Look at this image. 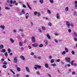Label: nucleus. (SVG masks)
<instances>
[{
    "instance_id": "obj_1",
    "label": "nucleus",
    "mask_w": 77,
    "mask_h": 77,
    "mask_svg": "<svg viewBox=\"0 0 77 77\" xmlns=\"http://www.w3.org/2000/svg\"><path fill=\"white\" fill-rule=\"evenodd\" d=\"M37 68H41V66H39L38 65H35L34 67V68H35L36 70H37V69H38Z\"/></svg>"
},
{
    "instance_id": "obj_2",
    "label": "nucleus",
    "mask_w": 77,
    "mask_h": 77,
    "mask_svg": "<svg viewBox=\"0 0 77 77\" xmlns=\"http://www.w3.org/2000/svg\"><path fill=\"white\" fill-rule=\"evenodd\" d=\"M18 62V57H16L14 58V62L15 63H17Z\"/></svg>"
},
{
    "instance_id": "obj_3",
    "label": "nucleus",
    "mask_w": 77,
    "mask_h": 77,
    "mask_svg": "<svg viewBox=\"0 0 77 77\" xmlns=\"http://www.w3.org/2000/svg\"><path fill=\"white\" fill-rule=\"evenodd\" d=\"M66 25L67 26V27L69 28V29L70 28V23L68 21H66Z\"/></svg>"
},
{
    "instance_id": "obj_4",
    "label": "nucleus",
    "mask_w": 77,
    "mask_h": 77,
    "mask_svg": "<svg viewBox=\"0 0 77 77\" xmlns=\"http://www.w3.org/2000/svg\"><path fill=\"white\" fill-rule=\"evenodd\" d=\"M65 59L66 60V62L68 63L70 62L71 58L70 57H66L65 58Z\"/></svg>"
},
{
    "instance_id": "obj_5",
    "label": "nucleus",
    "mask_w": 77,
    "mask_h": 77,
    "mask_svg": "<svg viewBox=\"0 0 77 77\" xmlns=\"http://www.w3.org/2000/svg\"><path fill=\"white\" fill-rule=\"evenodd\" d=\"M31 40L33 42H35L36 40H35V37L34 36H32L31 38Z\"/></svg>"
},
{
    "instance_id": "obj_6",
    "label": "nucleus",
    "mask_w": 77,
    "mask_h": 77,
    "mask_svg": "<svg viewBox=\"0 0 77 77\" xmlns=\"http://www.w3.org/2000/svg\"><path fill=\"white\" fill-rule=\"evenodd\" d=\"M44 42L45 43V47L47 45H48V41L46 39L44 40Z\"/></svg>"
},
{
    "instance_id": "obj_7",
    "label": "nucleus",
    "mask_w": 77,
    "mask_h": 77,
    "mask_svg": "<svg viewBox=\"0 0 77 77\" xmlns=\"http://www.w3.org/2000/svg\"><path fill=\"white\" fill-rule=\"evenodd\" d=\"M9 39L11 43H14V42H15V41L13 38H11Z\"/></svg>"
},
{
    "instance_id": "obj_8",
    "label": "nucleus",
    "mask_w": 77,
    "mask_h": 77,
    "mask_svg": "<svg viewBox=\"0 0 77 77\" xmlns=\"http://www.w3.org/2000/svg\"><path fill=\"white\" fill-rule=\"evenodd\" d=\"M25 68L27 72H30V69H29V67H26Z\"/></svg>"
},
{
    "instance_id": "obj_9",
    "label": "nucleus",
    "mask_w": 77,
    "mask_h": 77,
    "mask_svg": "<svg viewBox=\"0 0 77 77\" xmlns=\"http://www.w3.org/2000/svg\"><path fill=\"white\" fill-rule=\"evenodd\" d=\"M20 58H21V59L23 60H25V57H24V56L21 55L20 56Z\"/></svg>"
},
{
    "instance_id": "obj_10",
    "label": "nucleus",
    "mask_w": 77,
    "mask_h": 77,
    "mask_svg": "<svg viewBox=\"0 0 77 77\" xmlns=\"http://www.w3.org/2000/svg\"><path fill=\"white\" fill-rule=\"evenodd\" d=\"M46 36H47V38L48 39H51V38L50 37V34H49L48 33L46 35Z\"/></svg>"
},
{
    "instance_id": "obj_11",
    "label": "nucleus",
    "mask_w": 77,
    "mask_h": 77,
    "mask_svg": "<svg viewBox=\"0 0 77 77\" xmlns=\"http://www.w3.org/2000/svg\"><path fill=\"white\" fill-rule=\"evenodd\" d=\"M10 3L11 4H12V3L14 4L16 3V1L14 0L13 2L12 1V0H11L10 1Z\"/></svg>"
},
{
    "instance_id": "obj_12",
    "label": "nucleus",
    "mask_w": 77,
    "mask_h": 77,
    "mask_svg": "<svg viewBox=\"0 0 77 77\" xmlns=\"http://www.w3.org/2000/svg\"><path fill=\"white\" fill-rule=\"evenodd\" d=\"M49 66V65L48 63H45V66L46 68H49V67H48Z\"/></svg>"
},
{
    "instance_id": "obj_13",
    "label": "nucleus",
    "mask_w": 77,
    "mask_h": 77,
    "mask_svg": "<svg viewBox=\"0 0 77 77\" xmlns=\"http://www.w3.org/2000/svg\"><path fill=\"white\" fill-rule=\"evenodd\" d=\"M56 17L57 18V19H59V18H60V15H59V14L57 13V14Z\"/></svg>"
},
{
    "instance_id": "obj_14",
    "label": "nucleus",
    "mask_w": 77,
    "mask_h": 77,
    "mask_svg": "<svg viewBox=\"0 0 77 77\" xmlns=\"http://www.w3.org/2000/svg\"><path fill=\"white\" fill-rule=\"evenodd\" d=\"M1 51L2 52V53H5L6 52V49H2L1 50Z\"/></svg>"
},
{
    "instance_id": "obj_15",
    "label": "nucleus",
    "mask_w": 77,
    "mask_h": 77,
    "mask_svg": "<svg viewBox=\"0 0 77 77\" xmlns=\"http://www.w3.org/2000/svg\"><path fill=\"white\" fill-rule=\"evenodd\" d=\"M38 44L37 43H35V44H33L32 45V46L33 47H36L38 46Z\"/></svg>"
},
{
    "instance_id": "obj_16",
    "label": "nucleus",
    "mask_w": 77,
    "mask_h": 77,
    "mask_svg": "<svg viewBox=\"0 0 77 77\" xmlns=\"http://www.w3.org/2000/svg\"><path fill=\"white\" fill-rule=\"evenodd\" d=\"M28 17H29V13H27L26 15V19H27Z\"/></svg>"
},
{
    "instance_id": "obj_17",
    "label": "nucleus",
    "mask_w": 77,
    "mask_h": 77,
    "mask_svg": "<svg viewBox=\"0 0 77 77\" xmlns=\"http://www.w3.org/2000/svg\"><path fill=\"white\" fill-rule=\"evenodd\" d=\"M0 28L1 29H5V26H2V25H1L0 26Z\"/></svg>"
},
{
    "instance_id": "obj_18",
    "label": "nucleus",
    "mask_w": 77,
    "mask_h": 77,
    "mask_svg": "<svg viewBox=\"0 0 77 77\" xmlns=\"http://www.w3.org/2000/svg\"><path fill=\"white\" fill-rule=\"evenodd\" d=\"M27 5L29 8L30 10H32V8L30 7V6L29 5V4L28 3V2L27 3Z\"/></svg>"
},
{
    "instance_id": "obj_19",
    "label": "nucleus",
    "mask_w": 77,
    "mask_h": 77,
    "mask_svg": "<svg viewBox=\"0 0 77 77\" xmlns=\"http://www.w3.org/2000/svg\"><path fill=\"white\" fill-rule=\"evenodd\" d=\"M5 55L6 57H7L8 56V52H5Z\"/></svg>"
},
{
    "instance_id": "obj_20",
    "label": "nucleus",
    "mask_w": 77,
    "mask_h": 77,
    "mask_svg": "<svg viewBox=\"0 0 77 77\" xmlns=\"http://www.w3.org/2000/svg\"><path fill=\"white\" fill-rule=\"evenodd\" d=\"M73 35L75 36H77V33L76 32H74L73 33Z\"/></svg>"
},
{
    "instance_id": "obj_21",
    "label": "nucleus",
    "mask_w": 77,
    "mask_h": 77,
    "mask_svg": "<svg viewBox=\"0 0 77 77\" xmlns=\"http://www.w3.org/2000/svg\"><path fill=\"white\" fill-rule=\"evenodd\" d=\"M4 48V46H3V45H1L0 46V49H2V48Z\"/></svg>"
},
{
    "instance_id": "obj_22",
    "label": "nucleus",
    "mask_w": 77,
    "mask_h": 77,
    "mask_svg": "<svg viewBox=\"0 0 77 77\" xmlns=\"http://www.w3.org/2000/svg\"><path fill=\"white\" fill-rule=\"evenodd\" d=\"M19 45L20 46H21V47L23 46V43L21 42H20L19 43Z\"/></svg>"
},
{
    "instance_id": "obj_23",
    "label": "nucleus",
    "mask_w": 77,
    "mask_h": 77,
    "mask_svg": "<svg viewBox=\"0 0 77 77\" xmlns=\"http://www.w3.org/2000/svg\"><path fill=\"white\" fill-rule=\"evenodd\" d=\"M17 71H18V72H20V71H21V69H20V68L18 67L16 69Z\"/></svg>"
},
{
    "instance_id": "obj_24",
    "label": "nucleus",
    "mask_w": 77,
    "mask_h": 77,
    "mask_svg": "<svg viewBox=\"0 0 77 77\" xmlns=\"http://www.w3.org/2000/svg\"><path fill=\"white\" fill-rule=\"evenodd\" d=\"M10 71L12 73H13L14 74H15V72L13 71V70H12V69H10Z\"/></svg>"
},
{
    "instance_id": "obj_25",
    "label": "nucleus",
    "mask_w": 77,
    "mask_h": 77,
    "mask_svg": "<svg viewBox=\"0 0 77 77\" xmlns=\"http://www.w3.org/2000/svg\"><path fill=\"white\" fill-rule=\"evenodd\" d=\"M42 29L43 30H45V27L44 26H42Z\"/></svg>"
},
{
    "instance_id": "obj_26",
    "label": "nucleus",
    "mask_w": 77,
    "mask_h": 77,
    "mask_svg": "<svg viewBox=\"0 0 77 77\" xmlns=\"http://www.w3.org/2000/svg\"><path fill=\"white\" fill-rule=\"evenodd\" d=\"M65 50L66 51V52L67 53H68V48H65Z\"/></svg>"
},
{
    "instance_id": "obj_27",
    "label": "nucleus",
    "mask_w": 77,
    "mask_h": 77,
    "mask_svg": "<svg viewBox=\"0 0 77 77\" xmlns=\"http://www.w3.org/2000/svg\"><path fill=\"white\" fill-rule=\"evenodd\" d=\"M8 53H11V50L9 48H8Z\"/></svg>"
},
{
    "instance_id": "obj_28",
    "label": "nucleus",
    "mask_w": 77,
    "mask_h": 77,
    "mask_svg": "<svg viewBox=\"0 0 77 77\" xmlns=\"http://www.w3.org/2000/svg\"><path fill=\"white\" fill-rule=\"evenodd\" d=\"M70 26H71L72 27H74V25L72 23H71L70 24Z\"/></svg>"
},
{
    "instance_id": "obj_29",
    "label": "nucleus",
    "mask_w": 77,
    "mask_h": 77,
    "mask_svg": "<svg viewBox=\"0 0 77 77\" xmlns=\"http://www.w3.org/2000/svg\"><path fill=\"white\" fill-rule=\"evenodd\" d=\"M75 62V60H72V62H71L72 65V66L74 65V63L73 62Z\"/></svg>"
},
{
    "instance_id": "obj_30",
    "label": "nucleus",
    "mask_w": 77,
    "mask_h": 77,
    "mask_svg": "<svg viewBox=\"0 0 77 77\" xmlns=\"http://www.w3.org/2000/svg\"><path fill=\"white\" fill-rule=\"evenodd\" d=\"M49 0V2L51 3H54V1H53V0Z\"/></svg>"
},
{
    "instance_id": "obj_31",
    "label": "nucleus",
    "mask_w": 77,
    "mask_h": 77,
    "mask_svg": "<svg viewBox=\"0 0 77 77\" xmlns=\"http://www.w3.org/2000/svg\"><path fill=\"white\" fill-rule=\"evenodd\" d=\"M66 11L67 12V11H68V10H69V9L68 8V7H67L65 8Z\"/></svg>"
},
{
    "instance_id": "obj_32",
    "label": "nucleus",
    "mask_w": 77,
    "mask_h": 77,
    "mask_svg": "<svg viewBox=\"0 0 77 77\" xmlns=\"http://www.w3.org/2000/svg\"><path fill=\"white\" fill-rule=\"evenodd\" d=\"M5 9L7 10H9V9H10V8H8V7H5Z\"/></svg>"
},
{
    "instance_id": "obj_33",
    "label": "nucleus",
    "mask_w": 77,
    "mask_h": 77,
    "mask_svg": "<svg viewBox=\"0 0 77 77\" xmlns=\"http://www.w3.org/2000/svg\"><path fill=\"white\" fill-rule=\"evenodd\" d=\"M47 12L48 14H51V11H50V10H48Z\"/></svg>"
},
{
    "instance_id": "obj_34",
    "label": "nucleus",
    "mask_w": 77,
    "mask_h": 77,
    "mask_svg": "<svg viewBox=\"0 0 77 77\" xmlns=\"http://www.w3.org/2000/svg\"><path fill=\"white\" fill-rule=\"evenodd\" d=\"M34 14L35 15H36L38 14V12L37 11H35L34 12Z\"/></svg>"
},
{
    "instance_id": "obj_35",
    "label": "nucleus",
    "mask_w": 77,
    "mask_h": 77,
    "mask_svg": "<svg viewBox=\"0 0 77 77\" xmlns=\"http://www.w3.org/2000/svg\"><path fill=\"white\" fill-rule=\"evenodd\" d=\"M51 66H56V64L55 63H54L51 64Z\"/></svg>"
},
{
    "instance_id": "obj_36",
    "label": "nucleus",
    "mask_w": 77,
    "mask_h": 77,
    "mask_svg": "<svg viewBox=\"0 0 77 77\" xmlns=\"http://www.w3.org/2000/svg\"><path fill=\"white\" fill-rule=\"evenodd\" d=\"M74 40L75 42H77V38H75V37H74Z\"/></svg>"
},
{
    "instance_id": "obj_37",
    "label": "nucleus",
    "mask_w": 77,
    "mask_h": 77,
    "mask_svg": "<svg viewBox=\"0 0 77 77\" xmlns=\"http://www.w3.org/2000/svg\"><path fill=\"white\" fill-rule=\"evenodd\" d=\"M65 54H66V52L65 51H64L62 52V54H63V55Z\"/></svg>"
},
{
    "instance_id": "obj_38",
    "label": "nucleus",
    "mask_w": 77,
    "mask_h": 77,
    "mask_svg": "<svg viewBox=\"0 0 77 77\" xmlns=\"http://www.w3.org/2000/svg\"><path fill=\"white\" fill-rule=\"evenodd\" d=\"M22 14H25V11H24V10H23L22 11Z\"/></svg>"
},
{
    "instance_id": "obj_39",
    "label": "nucleus",
    "mask_w": 77,
    "mask_h": 77,
    "mask_svg": "<svg viewBox=\"0 0 77 77\" xmlns=\"http://www.w3.org/2000/svg\"><path fill=\"white\" fill-rule=\"evenodd\" d=\"M39 2L42 4L43 3V0H39Z\"/></svg>"
},
{
    "instance_id": "obj_40",
    "label": "nucleus",
    "mask_w": 77,
    "mask_h": 77,
    "mask_svg": "<svg viewBox=\"0 0 77 77\" xmlns=\"http://www.w3.org/2000/svg\"><path fill=\"white\" fill-rule=\"evenodd\" d=\"M54 62V60L53 59H52L51 61V63H53Z\"/></svg>"
},
{
    "instance_id": "obj_41",
    "label": "nucleus",
    "mask_w": 77,
    "mask_h": 77,
    "mask_svg": "<svg viewBox=\"0 0 77 77\" xmlns=\"http://www.w3.org/2000/svg\"><path fill=\"white\" fill-rule=\"evenodd\" d=\"M30 23L31 24V25L32 26H33V23L32 22H30Z\"/></svg>"
},
{
    "instance_id": "obj_42",
    "label": "nucleus",
    "mask_w": 77,
    "mask_h": 77,
    "mask_svg": "<svg viewBox=\"0 0 77 77\" xmlns=\"http://www.w3.org/2000/svg\"><path fill=\"white\" fill-rule=\"evenodd\" d=\"M72 54H75V52L73 51H72Z\"/></svg>"
},
{
    "instance_id": "obj_43",
    "label": "nucleus",
    "mask_w": 77,
    "mask_h": 77,
    "mask_svg": "<svg viewBox=\"0 0 77 77\" xmlns=\"http://www.w3.org/2000/svg\"><path fill=\"white\" fill-rule=\"evenodd\" d=\"M43 47V44H41L39 45V47Z\"/></svg>"
},
{
    "instance_id": "obj_44",
    "label": "nucleus",
    "mask_w": 77,
    "mask_h": 77,
    "mask_svg": "<svg viewBox=\"0 0 77 77\" xmlns=\"http://www.w3.org/2000/svg\"><path fill=\"white\" fill-rule=\"evenodd\" d=\"M19 31H20V32H23V29H19L18 30Z\"/></svg>"
},
{
    "instance_id": "obj_45",
    "label": "nucleus",
    "mask_w": 77,
    "mask_h": 77,
    "mask_svg": "<svg viewBox=\"0 0 77 77\" xmlns=\"http://www.w3.org/2000/svg\"><path fill=\"white\" fill-rule=\"evenodd\" d=\"M37 14L38 15V17H40V15H41V13L40 12H38Z\"/></svg>"
},
{
    "instance_id": "obj_46",
    "label": "nucleus",
    "mask_w": 77,
    "mask_h": 77,
    "mask_svg": "<svg viewBox=\"0 0 77 77\" xmlns=\"http://www.w3.org/2000/svg\"><path fill=\"white\" fill-rule=\"evenodd\" d=\"M17 75V77H20V74H17L16 75Z\"/></svg>"
},
{
    "instance_id": "obj_47",
    "label": "nucleus",
    "mask_w": 77,
    "mask_h": 77,
    "mask_svg": "<svg viewBox=\"0 0 77 77\" xmlns=\"http://www.w3.org/2000/svg\"><path fill=\"white\" fill-rule=\"evenodd\" d=\"M3 64V65H7V62L5 61H4Z\"/></svg>"
},
{
    "instance_id": "obj_48",
    "label": "nucleus",
    "mask_w": 77,
    "mask_h": 77,
    "mask_svg": "<svg viewBox=\"0 0 77 77\" xmlns=\"http://www.w3.org/2000/svg\"><path fill=\"white\" fill-rule=\"evenodd\" d=\"M48 25L49 26H52V24H51V23H49L48 24Z\"/></svg>"
},
{
    "instance_id": "obj_49",
    "label": "nucleus",
    "mask_w": 77,
    "mask_h": 77,
    "mask_svg": "<svg viewBox=\"0 0 77 77\" xmlns=\"http://www.w3.org/2000/svg\"><path fill=\"white\" fill-rule=\"evenodd\" d=\"M21 36H22L23 37H24V36H25V35L24 34L22 33L21 34Z\"/></svg>"
},
{
    "instance_id": "obj_50",
    "label": "nucleus",
    "mask_w": 77,
    "mask_h": 77,
    "mask_svg": "<svg viewBox=\"0 0 77 77\" xmlns=\"http://www.w3.org/2000/svg\"><path fill=\"white\" fill-rule=\"evenodd\" d=\"M34 53L33 52H31L30 53V54L32 56H33V55H34Z\"/></svg>"
},
{
    "instance_id": "obj_51",
    "label": "nucleus",
    "mask_w": 77,
    "mask_h": 77,
    "mask_svg": "<svg viewBox=\"0 0 77 77\" xmlns=\"http://www.w3.org/2000/svg\"><path fill=\"white\" fill-rule=\"evenodd\" d=\"M3 67L4 68H6V65H4L3 66Z\"/></svg>"
},
{
    "instance_id": "obj_52",
    "label": "nucleus",
    "mask_w": 77,
    "mask_h": 77,
    "mask_svg": "<svg viewBox=\"0 0 77 77\" xmlns=\"http://www.w3.org/2000/svg\"><path fill=\"white\" fill-rule=\"evenodd\" d=\"M68 31L69 33H71V30L70 29H69Z\"/></svg>"
},
{
    "instance_id": "obj_53",
    "label": "nucleus",
    "mask_w": 77,
    "mask_h": 77,
    "mask_svg": "<svg viewBox=\"0 0 77 77\" xmlns=\"http://www.w3.org/2000/svg\"><path fill=\"white\" fill-rule=\"evenodd\" d=\"M38 31L39 32H40V33H42V31H41V29H38Z\"/></svg>"
},
{
    "instance_id": "obj_54",
    "label": "nucleus",
    "mask_w": 77,
    "mask_h": 77,
    "mask_svg": "<svg viewBox=\"0 0 77 77\" xmlns=\"http://www.w3.org/2000/svg\"><path fill=\"white\" fill-rule=\"evenodd\" d=\"M75 74V71H73L72 72V75H74V74Z\"/></svg>"
},
{
    "instance_id": "obj_55",
    "label": "nucleus",
    "mask_w": 77,
    "mask_h": 77,
    "mask_svg": "<svg viewBox=\"0 0 77 77\" xmlns=\"http://www.w3.org/2000/svg\"><path fill=\"white\" fill-rule=\"evenodd\" d=\"M23 7L24 8H26V6L24 4L23 5Z\"/></svg>"
},
{
    "instance_id": "obj_56",
    "label": "nucleus",
    "mask_w": 77,
    "mask_h": 77,
    "mask_svg": "<svg viewBox=\"0 0 77 77\" xmlns=\"http://www.w3.org/2000/svg\"><path fill=\"white\" fill-rule=\"evenodd\" d=\"M37 74H38V75H39L40 74V73H39V71L37 72Z\"/></svg>"
},
{
    "instance_id": "obj_57",
    "label": "nucleus",
    "mask_w": 77,
    "mask_h": 77,
    "mask_svg": "<svg viewBox=\"0 0 77 77\" xmlns=\"http://www.w3.org/2000/svg\"><path fill=\"white\" fill-rule=\"evenodd\" d=\"M20 14H19V15H23V13L22 12V11L21 12H20Z\"/></svg>"
},
{
    "instance_id": "obj_58",
    "label": "nucleus",
    "mask_w": 77,
    "mask_h": 77,
    "mask_svg": "<svg viewBox=\"0 0 77 77\" xmlns=\"http://www.w3.org/2000/svg\"><path fill=\"white\" fill-rule=\"evenodd\" d=\"M57 72H58L59 74L60 73V70L59 69L57 70Z\"/></svg>"
},
{
    "instance_id": "obj_59",
    "label": "nucleus",
    "mask_w": 77,
    "mask_h": 77,
    "mask_svg": "<svg viewBox=\"0 0 77 77\" xmlns=\"http://www.w3.org/2000/svg\"><path fill=\"white\" fill-rule=\"evenodd\" d=\"M28 48L29 49H31V48H32V47H31V46H28Z\"/></svg>"
},
{
    "instance_id": "obj_60",
    "label": "nucleus",
    "mask_w": 77,
    "mask_h": 77,
    "mask_svg": "<svg viewBox=\"0 0 77 77\" xmlns=\"http://www.w3.org/2000/svg\"><path fill=\"white\" fill-rule=\"evenodd\" d=\"M75 9H77V4H76L75 5Z\"/></svg>"
},
{
    "instance_id": "obj_61",
    "label": "nucleus",
    "mask_w": 77,
    "mask_h": 77,
    "mask_svg": "<svg viewBox=\"0 0 77 77\" xmlns=\"http://www.w3.org/2000/svg\"><path fill=\"white\" fill-rule=\"evenodd\" d=\"M74 66H77V63H74V64H73Z\"/></svg>"
},
{
    "instance_id": "obj_62",
    "label": "nucleus",
    "mask_w": 77,
    "mask_h": 77,
    "mask_svg": "<svg viewBox=\"0 0 77 77\" xmlns=\"http://www.w3.org/2000/svg\"><path fill=\"white\" fill-rule=\"evenodd\" d=\"M9 6L10 7H12V6H13V5H12L11 4H9Z\"/></svg>"
},
{
    "instance_id": "obj_63",
    "label": "nucleus",
    "mask_w": 77,
    "mask_h": 77,
    "mask_svg": "<svg viewBox=\"0 0 77 77\" xmlns=\"http://www.w3.org/2000/svg\"><path fill=\"white\" fill-rule=\"evenodd\" d=\"M55 35L56 36H58L59 35V34H58V33H55Z\"/></svg>"
},
{
    "instance_id": "obj_64",
    "label": "nucleus",
    "mask_w": 77,
    "mask_h": 77,
    "mask_svg": "<svg viewBox=\"0 0 77 77\" xmlns=\"http://www.w3.org/2000/svg\"><path fill=\"white\" fill-rule=\"evenodd\" d=\"M74 15H76V16H77V13L76 11L75 12Z\"/></svg>"
}]
</instances>
